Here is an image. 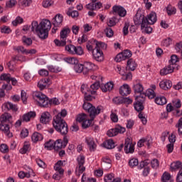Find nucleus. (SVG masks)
Wrapping results in <instances>:
<instances>
[{
	"label": "nucleus",
	"instance_id": "48",
	"mask_svg": "<svg viewBox=\"0 0 182 182\" xmlns=\"http://www.w3.org/2000/svg\"><path fill=\"white\" fill-rule=\"evenodd\" d=\"M81 92L84 94V95H87L88 93H93V91L90 90L89 89V87L87 86V85L86 84H82L81 85Z\"/></svg>",
	"mask_w": 182,
	"mask_h": 182
},
{
	"label": "nucleus",
	"instance_id": "39",
	"mask_svg": "<svg viewBox=\"0 0 182 182\" xmlns=\"http://www.w3.org/2000/svg\"><path fill=\"white\" fill-rule=\"evenodd\" d=\"M133 90L136 93H141L143 90H144V88L143 87V85L139 82H135L133 85Z\"/></svg>",
	"mask_w": 182,
	"mask_h": 182
},
{
	"label": "nucleus",
	"instance_id": "22",
	"mask_svg": "<svg viewBox=\"0 0 182 182\" xmlns=\"http://www.w3.org/2000/svg\"><path fill=\"white\" fill-rule=\"evenodd\" d=\"M35 117H36V112L33 111H30L29 112L24 114L21 117V119L23 122H26V123H28V122H31V119H35Z\"/></svg>",
	"mask_w": 182,
	"mask_h": 182
},
{
	"label": "nucleus",
	"instance_id": "38",
	"mask_svg": "<svg viewBox=\"0 0 182 182\" xmlns=\"http://www.w3.org/2000/svg\"><path fill=\"white\" fill-rule=\"evenodd\" d=\"M148 25H150L149 23H143L141 26V29L142 32H145V33H151L153 31V28Z\"/></svg>",
	"mask_w": 182,
	"mask_h": 182
},
{
	"label": "nucleus",
	"instance_id": "18",
	"mask_svg": "<svg viewBox=\"0 0 182 182\" xmlns=\"http://www.w3.org/2000/svg\"><path fill=\"white\" fill-rule=\"evenodd\" d=\"M132 93V89L127 84H124L119 87V95L121 96H127Z\"/></svg>",
	"mask_w": 182,
	"mask_h": 182
},
{
	"label": "nucleus",
	"instance_id": "42",
	"mask_svg": "<svg viewBox=\"0 0 182 182\" xmlns=\"http://www.w3.org/2000/svg\"><path fill=\"white\" fill-rule=\"evenodd\" d=\"M74 70L76 72V73H83L84 74V70H85V66L83 64H76L74 66Z\"/></svg>",
	"mask_w": 182,
	"mask_h": 182
},
{
	"label": "nucleus",
	"instance_id": "41",
	"mask_svg": "<svg viewBox=\"0 0 182 182\" xmlns=\"http://www.w3.org/2000/svg\"><path fill=\"white\" fill-rule=\"evenodd\" d=\"M128 164L131 168H134V167L139 166V159L137 158H131L129 160Z\"/></svg>",
	"mask_w": 182,
	"mask_h": 182
},
{
	"label": "nucleus",
	"instance_id": "51",
	"mask_svg": "<svg viewBox=\"0 0 182 182\" xmlns=\"http://www.w3.org/2000/svg\"><path fill=\"white\" fill-rule=\"evenodd\" d=\"M0 151L4 154H6V153H9V146H8L6 144H1L0 145Z\"/></svg>",
	"mask_w": 182,
	"mask_h": 182
},
{
	"label": "nucleus",
	"instance_id": "24",
	"mask_svg": "<svg viewBox=\"0 0 182 182\" xmlns=\"http://www.w3.org/2000/svg\"><path fill=\"white\" fill-rule=\"evenodd\" d=\"M12 115L9 113H4L0 117V122L1 124L10 123L12 124Z\"/></svg>",
	"mask_w": 182,
	"mask_h": 182
},
{
	"label": "nucleus",
	"instance_id": "13",
	"mask_svg": "<svg viewBox=\"0 0 182 182\" xmlns=\"http://www.w3.org/2000/svg\"><path fill=\"white\" fill-rule=\"evenodd\" d=\"M50 120H52V115H50L49 112H43L41 113L40 117V123H42L43 124H48Z\"/></svg>",
	"mask_w": 182,
	"mask_h": 182
},
{
	"label": "nucleus",
	"instance_id": "36",
	"mask_svg": "<svg viewBox=\"0 0 182 182\" xmlns=\"http://www.w3.org/2000/svg\"><path fill=\"white\" fill-rule=\"evenodd\" d=\"M127 68L129 70H136V68H137V63H136V60L133 58L129 59L127 61Z\"/></svg>",
	"mask_w": 182,
	"mask_h": 182
},
{
	"label": "nucleus",
	"instance_id": "59",
	"mask_svg": "<svg viewBox=\"0 0 182 182\" xmlns=\"http://www.w3.org/2000/svg\"><path fill=\"white\" fill-rule=\"evenodd\" d=\"M85 52L83 51V48L80 46L75 47V49L74 50V55H78V56H82Z\"/></svg>",
	"mask_w": 182,
	"mask_h": 182
},
{
	"label": "nucleus",
	"instance_id": "64",
	"mask_svg": "<svg viewBox=\"0 0 182 182\" xmlns=\"http://www.w3.org/2000/svg\"><path fill=\"white\" fill-rule=\"evenodd\" d=\"M176 127L178 129L179 134H182V118H180L178 119Z\"/></svg>",
	"mask_w": 182,
	"mask_h": 182
},
{
	"label": "nucleus",
	"instance_id": "47",
	"mask_svg": "<svg viewBox=\"0 0 182 182\" xmlns=\"http://www.w3.org/2000/svg\"><path fill=\"white\" fill-rule=\"evenodd\" d=\"M166 12L168 15H175V14L177 12V9L171 5H168L166 7Z\"/></svg>",
	"mask_w": 182,
	"mask_h": 182
},
{
	"label": "nucleus",
	"instance_id": "50",
	"mask_svg": "<svg viewBox=\"0 0 182 182\" xmlns=\"http://www.w3.org/2000/svg\"><path fill=\"white\" fill-rule=\"evenodd\" d=\"M145 95L149 99H154L156 97V92L153 90H146Z\"/></svg>",
	"mask_w": 182,
	"mask_h": 182
},
{
	"label": "nucleus",
	"instance_id": "7",
	"mask_svg": "<svg viewBox=\"0 0 182 182\" xmlns=\"http://www.w3.org/2000/svg\"><path fill=\"white\" fill-rule=\"evenodd\" d=\"M116 70L117 73L122 76L123 80H132L133 78V75L132 73H127V68L122 65H117Z\"/></svg>",
	"mask_w": 182,
	"mask_h": 182
},
{
	"label": "nucleus",
	"instance_id": "10",
	"mask_svg": "<svg viewBox=\"0 0 182 182\" xmlns=\"http://www.w3.org/2000/svg\"><path fill=\"white\" fill-rule=\"evenodd\" d=\"M101 48H97L95 51L92 52V58L97 62H103L105 60V55L103 51L100 50Z\"/></svg>",
	"mask_w": 182,
	"mask_h": 182
},
{
	"label": "nucleus",
	"instance_id": "28",
	"mask_svg": "<svg viewBox=\"0 0 182 182\" xmlns=\"http://www.w3.org/2000/svg\"><path fill=\"white\" fill-rule=\"evenodd\" d=\"M173 72H174V67L172 65H169L161 69L160 74L161 76H164L166 75H169V73H173Z\"/></svg>",
	"mask_w": 182,
	"mask_h": 182
},
{
	"label": "nucleus",
	"instance_id": "58",
	"mask_svg": "<svg viewBox=\"0 0 182 182\" xmlns=\"http://www.w3.org/2000/svg\"><path fill=\"white\" fill-rule=\"evenodd\" d=\"M85 119H87V115L85 114H79L76 117V121L79 123H82Z\"/></svg>",
	"mask_w": 182,
	"mask_h": 182
},
{
	"label": "nucleus",
	"instance_id": "63",
	"mask_svg": "<svg viewBox=\"0 0 182 182\" xmlns=\"http://www.w3.org/2000/svg\"><path fill=\"white\" fill-rule=\"evenodd\" d=\"M82 182H96V179L94 178H87L86 175L83 173L82 176Z\"/></svg>",
	"mask_w": 182,
	"mask_h": 182
},
{
	"label": "nucleus",
	"instance_id": "4",
	"mask_svg": "<svg viewBox=\"0 0 182 182\" xmlns=\"http://www.w3.org/2000/svg\"><path fill=\"white\" fill-rule=\"evenodd\" d=\"M86 48L88 52L93 53L96 49H106V43L96 40H90L87 43Z\"/></svg>",
	"mask_w": 182,
	"mask_h": 182
},
{
	"label": "nucleus",
	"instance_id": "2",
	"mask_svg": "<svg viewBox=\"0 0 182 182\" xmlns=\"http://www.w3.org/2000/svg\"><path fill=\"white\" fill-rule=\"evenodd\" d=\"M67 114L68 112L63 109L53 117V126L56 132H58L60 134H68V124L63 120V117H66Z\"/></svg>",
	"mask_w": 182,
	"mask_h": 182
},
{
	"label": "nucleus",
	"instance_id": "21",
	"mask_svg": "<svg viewBox=\"0 0 182 182\" xmlns=\"http://www.w3.org/2000/svg\"><path fill=\"white\" fill-rule=\"evenodd\" d=\"M124 151L125 153H133L134 151V144L132 143L129 139L125 140Z\"/></svg>",
	"mask_w": 182,
	"mask_h": 182
},
{
	"label": "nucleus",
	"instance_id": "25",
	"mask_svg": "<svg viewBox=\"0 0 182 182\" xmlns=\"http://www.w3.org/2000/svg\"><path fill=\"white\" fill-rule=\"evenodd\" d=\"M173 86V82L169 80H164L159 82V87L163 90H168Z\"/></svg>",
	"mask_w": 182,
	"mask_h": 182
},
{
	"label": "nucleus",
	"instance_id": "9",
	"mask_svg": "<svg viewBox=\"0 0 182 182\" xmlns=\"http://www.w3.org/2000/svg\"><path fill=\"white\" fill-rule=\"evenodd\" d=\"M83 65H84V75H87L89 72L92 70H97L99 69V67L96 64L92 62L86 61L83 63Z\"/></svg>",
	"mask_w": 182,
	"mask_h": 182
},
{
	"label": "nucleus",
	"instance_id": "3",
	"mask_svg": "<svg viewBox=\"0 0 182 182\" xmlns=\"http://www.w3.org/2000/svg\"><path fill=\"white\" fill-rule=\"evenodd\" d=\"M82 107L84 110L88 112L89 116L92 120H95L96 116L100 114V113L103 112V107L98 106L95 107L89 102H84Z\"/></svg>",
	"mask_w": 182,
	"mask_h": 182
},
{
	"label": "nucleus",
	"instance_id": "44",
	"mask_svg": "<svg viewBox=\"0 0 182 182\" xmlns=\"http://www.w3.org/2000/svg\"><path fill=\"white\" fill-rule=\"evenodd\" d=\"M31 150V144L28 143H25L23 146L19 150V153L21 154H26L28 151Z\"/></svg>",
	"mask_w": 182,
	"mask_h": 182
},
{
	"label": "nucleus",
	"instance_id": "14",
	"mask_svg": "<svg viewBox=\"0 0 182 182\" xmlns=\"http://www.w3.org/2000/svg\"><path fill=\"white\" fill-rule=\"evenodd\" d=\"M145 22L149 25H154L157 22V15L156 12L152 11L145 17Z\"/></svg>",
	"mask_w": 182,
	"mask_h": 182
},
{
	"label": "nucleus",
	"instance_id": "49",
	"mask_svg": "<svg viewBox=\"0 0 182 182\" xmlns=\"http://www.w3.org/2000/svg\"><path fill=\"white\" fill-rule=\"evenodd\" d=\"M32 169L30 170L29 172L25 173L24 171H20L18 172V177L19 178H25V177H26V178H29L31 177V173H32Z\"/></svg>",
	"mask_w": 182,
	"mask_h": 182
},
{
	"label": "nucleus",
	"instance_id": "1",
	"mask_svg": "<svg viewBox=\"0 0 182 182\" xmlns=\"http://www.w3.org/2000/svg\"><path fill=\"white\" fill-rule=\"evenodd\" d=\"M50 28H52V23L49 20H43L40 23L36 21L31 23V31L36 33L41 39L48 38Z\"/></svg>",
	"mask_w": 182,
	"mask_h": 182
},
{
	"label": "nucleus",
	"instance_id": "61",
	"mask_svg": "<svg viewBox=\"0 0 182 182\" xmlns=\"http://www.w3.org/2000/svg\"><path fill=\"white\" fill-rule=\"evenodd\" d=\"M179 59L178 57H177V55H172L171 56V59L169 60L170 62V65H171L173 66V65H176L177 63V62H178Z\"/></svg>",
	"mask_w": 182,
	"mask_h": 182
},
{
	"label": "nucleus",
	"instance_id": "45",
	"mask_svg": "<svg viewBox=\"0 0 182 182\" xmlns=\"http://www.w3.org/2000/svg\"><path fill=\"white\" fill-rule=\"evenodd\" d=\"M48 69L53 73H59V72H62V68L59 66L48 65Z\"/></svg>",
	"mask_w": 182,
	"mask_h": 182
},
{
	"label": "nucleus",
	"instance_id": "31",
	"mask_svg": "<svg viewBox=\"0 0 182 182\" xmlns=\"http://www.w3.org/2000/svg\"><path fill=\"white\" fill-rule=\"evenodd\" d=\"M154 102L156 105H159V106H164V105L167 104V99L163 95H158L155 97Z\"/></svg>",
	"mask_w": 182,
	"mask_h": 182
},
{
	"label": "nucleus",
	"instance_id": "62",
	"mask_svg": "<svg viewBox=\"0 0 182 182\" xmlns=\"http://www.w3.org/2000/svg\"><path fill=\"white\" fill-rule=\"evenodd\" d=\"M23 43L24 45H26L27 46H30V45L32 43V38H28L26 36H23L22 38Z\"/></svg>",
	"mask_w": 182,
	"mask_h": 182
},
{
	"label": "nucleus",
	"instance_id": "16",
	"mask_svg": "<svg viewBox=\"0 0 182 182\" xmlns=\"http://www.w3.org/2000/svg\"><path fill=\"white\" fill-rule=\"evenodd\" d=\"M112 10L115 14H117L119 16H121L122 18H124L126 15L127 14V11L122 6H114L112 7Z\"/></svg>",
	"mask_w": 182,
	"mask_h": 182
},
{
	"label": "nucleus",
	"instance_id": "15",
	"mask_svg": "<svg viewBox=\"0 0 182 182\" xmlns=\"http://www.w3.org/2000/svg\"><path fill=\"white\" fill-rule=\"evenodd\" d=\"M85 143L87 144L90 151H95L96 150V147H97V145H96L95 139H93L92 137H85Z\"/></svg>",
	"mask_w": 182,
	"mask_h": 182
},
{
	"label": "nucleus",
	"instance_id": "53",
	"mask_svg": "<svg viewBox=\"0 0 182 182\" xmlns=\"http://www.w3.org/2000/svg\"><path fill=\"white\" fill-rule=\"evenodd\" d=\"M92 122H93V119H92V118H90V119H88L87 118L85 119L82 122V126L83 129H87V127H90V124H92Z\"/></svg>",
	"mask_w": 182,
	"mask_h": 182
},
{
	"label": "nucleus",
	"instance_id": "11",
	"mask_svg": "<svg viewBox=\"0 0 182 182\" xmlns=\"http://www.w3.org/2000/svg\"><path fill=\"white\" fill-rule=\"evenodd\" d=\"M68 144V139L64 138L63 141L62 139H58L54 141V150H60V149H65Z\"/></svg>",
	"mask_w": 182,
	"mask_h": 182
},
{
	"label": "nucleus",
	"instance_id": "35",
	"mask_svg": "<svg viewBox=\"0 0 182 182\" xmlns=\"http://www.w3.org/2000/svg\"><path fill=\"white\" fill-rule=\"evenodd\" d=\"M171 170L172 171H177V170H182V163L180 161L173 162L171 164Z\"/></svg>",
	"mask_w": 182,
	"mask_h": 182
},
{
	"label": "nucleus",
	"instance_id": "23",
	"mask_svg": "<svg viewBox=\"0 0 182 182\" xmlns=\"http://www.w3.org/2000/svg\"><path fill=\"white\" fill-rule=\"evenodd\" d=\"M113 87H114V83L112 81H109L101 85V90L104 92H111V90H113Z\"/></svg>",
	"mask_w": 182,
	"mask_h": 182
},
{
	"label": "nucleus",
	"instance_id": "20",
	"mask_svg": "<svg viewBox=\"0 0 182 182\" xmlns=\"http://www.w3.org/2000/svg\"><path fill=\"white\" fill-rule=\"evenodd\" d=\"M1 107L3 110H12V112H18L19 110L18 105L11 102H6L3 104Z\"/></svg>",
	"mask_w": 182,
	"mask_h": 182
},
{
	"label": "nucleus",
	"instance_id": "32",
	"mask_svg": "<svg viewBox=\"0 0 182 182\" xmlns=\"http://www.w3.org/2000/svg\"><path fill=\"white\" fill-rule=\"evenodd\" d=\"M43 140V135L38 132H34L31 135V141L33 143H38V141H42Z\"/></svg>",
	"mask_w": 182,
	"mask_h": 182
},
{
	"label": "nucleus",
	"instance_id": "37",
	"mask_svg": "<svg viewBox=\"0 0 182 182\" xmlns=\"http://www.w3.org/2000/svg\"><path fill=\"white\" fill-rule=\"evenodd\" d=\"M65 62L69 65H77L79 63V60L76 57H67L64 58Z\"/></svg>",
	"mask_w": 182,
	"mask_h": 182
},
{
	"label": "nucleus",
	"instance_id": "55",
	"mask_svg": "<svg viewBox=\"0 0 182 182\" xmlns=\"http://www.w3.org/2000/svg\"><path fill=\"white\" fill-rule=\"evenodd\" d=\"M54 43L56 46H58V47L66 46V41L62 40V39L60 40L55 39Z\"/></svg>",
	"mask_w": 182,
	"mask_h": 182
},
{
	"label": "nucleus",
	"instance_id": "29",
	"mask_svg": "<svg viewBox=\"0 0 182 182\" xmlns=\"http://www.w3.org/2000/svg\"><path fill=\"white\" fill-rule=\"evenodd\" d=\"M162 182H174V177L168 172L165 171L161 178Z\"/></svg>",
	"mask_w": 182,
	"mask_h": 182
},
{
	"label": "nucleus",
	"instance_id": "56",
	"mask_svg": "<svg viewBox=\"0 0 182 182\" xmlns=\"http://www.w3.org/2000/svg\"><path fill=\"white\" fill-rule=\"evenodd\" d=\"M114 129H115V132H117V135H118L119 133L120 134H122L123 133L126 132V128H124L120 125H116Z\"/></svg>",
	"mask_w": 182,
	"mask_h": 182
},
{
	"label": "nucleus",
	"instance_id": "52",
	"mask_svg": "<svg viewBox=\"0 0 182 182\" xmlns=\"http://www.w3.org/2000/svg\"><path fill=\"white\" fill-rule=\"evenodd\" d=\"M21 23H23V18L21 16H17L16 19L12 21L14 26H18V25H21Z\"/></svg>",
	"mask_w": 182,
	"mask_h": 182
},
{
	"label": "nucleus",
	"instance_id": "26",
	"mask_svg": "<svg viewBox=\"0 0 182 182\" xmlns=\"http://www.w3.org/2000/svg\"><path fill=\"white\" fill-rule=\"evenodd\" d=\"M69 33H70V28L68 27H65L60 33V39H61V41H65L66 42V40L69 36Z\"/></svg>",
	"mask_w": 182,
	"mask_h": 182
},
{
	"label": "nucleus",
	"instance_id": "60",
	"mask_svg": "<svg viewBox=\"0 0 182 182\" xmlns=\"http://www.w3.org/2000/svg\"><path fill=\"white\" fill-rule=\"evenodd\" d=\"M0 80H4L7 83H9V82H11V75L10 74H2L0 76Z\"/></svg>",
	"mask_w": 182,
	"mask_h": 182
},
{
	"label": "nucleus",
	"instance_id": "46",
	"mask_svg": "<svg viewBox=\"0 0 182 182\" xmlns=\"http://www.w3.org/2000/svg\"><path fill=\"white\" fill-rule=\"evenodd\" d=\"M65 49L66 52L70 53V55H74L75 49H76V46H75L74 45L70 44V45L65 46Z\"/></svg>",
	"mask_w": 182,
	"mask_h": 182
},
{
	"label": "nucleus",
	"instance_id": "54",
	"mask_svg": "<svg viewBox=\"0 0 182 182\" xmlns=\"http://www.w3.org/2000/svg\"><path fill=\"white\" fill-rule=\"evenodd\" d=\"M67 15L71 16L72 18H77L79 16V12L77 11H73L72 9H69L67 11Z\"/></svg>",
	"mask_w": 182,
	"mask_h": 182
},
{
	"label": "nucleus",
	"instance_id": "19",
	"mask_svg": "<svg viewBox=\"0 0 182 182\" xmlns=\"http://www.w3.org/2000/svg\"><path fill=\"white\" fill-rule=\"evenodd\" d=\"M63 22V16L57 14L52 20V23L55 28H59Z\"/></svg>",
	"mask_w": 182,
	"mask_h": 182
},
{
	"label": "nucleus",
	"instance_id": "34",
	"mask_svg": "<svg viewBox=\"0 0 182 182\" xmlns=\"http://www.w3.org/2000/svg\"><path fill=\"white\" fill-rule=\"evenodd\" d=\"M0 130L1 132H4L6 136H8L9 137H12V134L9 131V125L8 124H0Z\"/></svg>",
	"mask_w": 182,
	"mask_h": 182
},
{
	"label": "nucleus",
	"instance_id": "40",
	"mask_svg": "<svg viewBox=\"0 0 182 182\" xmlns=\"http://www.w3.org/2000/svg\"><path fill=\"white\" fill-rule=\"evenodd\" d=\"M103 146L105 149H114V141H113V139H108L103 143Z\"/></svg>",
	"mask_w": 182,
	"mask_h": 182
},
{
	"label": "nucleus",
	"instance_id": "57",
	"mask_svg": "<svg viewBox=\"0 0 182 182\" xmlns=\"http://www.w3.org/2000/svg\"><path fill=\"white\" fill-rule=\"evenodd\" d=\"M172 43H173V41L170 38H165L161 42L162 46H165L166 48L170 46V45H171Z\"/></svg>",
	"mask_w": 182,
	"mask_h": 182
},
{
	"label": "nucleus",
	"instance_id": "12",
	"mask_svg": "<svg viewBox=\"0 0 182 182\" xmlns=\"http://www.w3.org/2000/svg\"><path fill=\"white\" fill-rule=\"evenodd\" d=\"M85 8L89 11H99V9L103 8V4H102V2L95 3L92 1L91 3L86 4Z\"/></svg>",
	"mask_w": 182,
	"mask_h": 182
},
{
	"label": "nucleus",
	"instance_id": "30",
	"mask_svg": "<svg viewBox=\"0 0 182 182\" xmlns=\"http://www.w3.org/2000/svg\"><path fill=\"white\" fill-rule=\"evenodd\" d=\"M52 83L50 79H42L38 82V87L41 90H43L46 86H49Z\"/></svg>",
	"mask_w": 182,
	"mask_h": 182
},
{
	"label": "nucleus",
	"instance_id": "33",
	"mask_svg": "<svg viewBox=\"0 0 182 182\" xmlns=\"http://www.w3.org/2000/svg\"><path fill=\"white\" fill-rule=\"evenodd\" d=\"M63 167V161H58L55 165H54V170L55 171H58L60 174H63L65 173V170L62 168Z\"/></svg>",
	"mask_w": 182,
	"mask_h": 182
},
{
	"label": "nucleus",
	"instance_id": "17",
	"mask_svg": "<svg viewBox=\"0 0 182 182\" xmlns=\"http://www.w3.org/2000/svg\"><path fill=\"white\" fill-rule=\"evenodd\" d=\"M134 22L135 25H143L146 23V17L144 15L141 14L140 12H137L135 16L134 17Z\"/></svg>",
	"mask_w": 182,
	"mask_h": 182
},
{
	"label": "nucleus",
	"instance_id": "8",
	"mask_svg": "<svg viewBox=\"0 0 182 182\" xmlns=\"http://www.w3.org/2000/svg\"><path fill=\"white\" fill-rule=\"evenodd\" d=\"M135 103L134 104V107L136 112H141L144 107L143 106V102H144V97L140 95H136L135 97Z\"/></svg>",
	"mask_w": 182,
	"mask_h": 182
},
{
	"label": "nucleus",
	"instance_id": "5",
	"mask_svg": "<svg viewBox=\"0 0 182 182\" xmlns=\"http://www.w3.org/2000/svg\"><path fill=\"white\" fill-rule=\"evenodd\" d=\"M33 99L41 107H49V98L42 92H36Z\"/></svg>",
	"mask_w": 182,
	"mask_h": 182
},
{
	"label": "nucleus",
	"instance_id": "27",
	"mask_svg": "<svg viewBox=\"0 0 182 182\" xmlns=\"http://www.w3.org/2000/svg\"><path fill=\"white\" fill-rule=\"evenodd\" d=\"M104 181L105 182H120L122 180L120 178H114L113 173H108L104 176Z\"/></svg>",
	"mask_w": 182,
	"mask_h": 182
},
{
	"label": "nucleus",
	"instance_id": "6",
	"mask_svg": "<svg viewBox=\"0 0 182 182\" xmlns=\"http://www.w3.org/2000/svg\"><path fill=\"white\" fill-rule=\"evenodd\" d=\"M85 158L83 155H79L77 157V167L75 168V174L76 176H80L85 170L86 168L85 167Z\"/></svg>",
	"mask_w": 182,
	"mask_h": 182
},
{
	"label": "nucleus",
	"instance_id": "43",
	"mask_svg": "<svg viewBox=\"0 0 182 182\" xmlns=\"http://www.w3.org/2000/svg\"><path fill=\"white\" fill-rule=\"evenodd\" d=\"M44 147L47 150H53L55 149V141L50 140L44 144Z\"/></svg>",
	"mask_w": 182,
	"mask_h": 182
}]
</instances>
